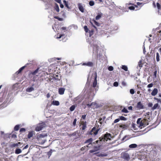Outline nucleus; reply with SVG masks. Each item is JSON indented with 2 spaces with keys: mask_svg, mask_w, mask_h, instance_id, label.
<instances>
[{
  "mask_svg": "<svg viewBox=\"0 0 161 161\" xmlns=\"http://www.w3.org/2000/svg\"><path fill=\"white\" fill-rule=\"evenodd\" d=\"M76 107V106L75 105H72V106H71L70 108H69V109H70V110L71 111H74L75 107Z\"/></svg>",
  "mask_w": 161,
  "mask_h": 161,
  "instance_id": "nucleus-28",
  "label": "nucleus"
},
{
  "mask_svg": "<svg viewBox=\"0 0 161 161\" xmlns=\"http://www.w3.org/2000/svg\"><path fill=\"white\" fill-rule=\"evenodd\" d=\"M86 114L82 115L81 118L80 119V122H81V121H82V120H84V119H86Z\"/></svg>",
  "mask_w": 161,
  "mask_h": 161,
  "instance_id": "nucleus-40",
  "label": "nucleus"
},
{
  "mask_svg": "<svg viewBox=\"0 0 161 161\" xmlns=\"http://www.w3.org/2000/svg\"><path fill=\"white\" fill-rule=\"evenodd\" d=\"M89 4L91 6H93L94 5V3L93 1H91L89 3Z\"/></svg>",
  "mask_w": 161,
  "mask_h": 161,
  "instance_id": "nucleus-42",
  "label": "nucleus"
},
{
  "mask_svg": "<svg viewBox=\"0 0 161 161\" xmlns=\"http://www.w3.org/2000/svg\"><path fill=\"white\" fill-rule=\"evenodd\" d=\"M82 65L88 66L89 67H92L93 66V63L91 62H88L87 63H83Z\"/></svg>",
  "mask_w": 161,
  "mask_h": 161,
  "instance_id": "nucleus-11",
  "label": "nucleus"
},
{
  "mask_svg": "<svg viewBox=\"0 0 161 161\" xmlns=\"http://www.w3.org/2000/svg\"><path fill=\"white\" fill-rule=\"evenodd\" d=\"M67 28L66 27H63L61 28V30L62 31H65L66 30Z\"/></svg>",
  "mask_w": 161,
  "mask_h": 161,
  "instance_id": "nucleus-60",
  "label": "nucleus"
},
{
  "mask_svg": "<svg viewBox=\"0 0 161 161\" xmlns=\"http://www.w3.org/2000/svg\"><path fill=\"white\" fill-rule=\"evenodd\" d=\"M84 29L85 31L86 32H88V28L87 26L86 25H85L84 27Z\"/></svg>",
  "mask_w": 161,
  "mask_h": 161,
  "instance_id": "nucleus-41",
  "label": "nucleus"
},
{
  "mask_svg": "<svg viewBox=\"0 0 161 161\" xmlns=\"http://www.w3.org/2000/svg\"><path fill=\"white\" fill-rule=\"evenodd\" d=\"M119 120H120V119H119V118L115 119L114 121V122L113 123V124L114 123H116L118 122Z\"/></svg>",
  "mask_w": 161,
  "mask_h": 161,
  "instance_id": "nucleus-47",
  "label": "nucleus"
},
{
  "mask_svg": "<svg viewBox=\"0 0 161 161\" xmlns=\"http://www.w3.org/2000/svg\"><path fill=\"white\" fill-rule=\"evenodd\" d=\"M87 147H88V146L87 145V146H85L83 147H82L81 148V151H84L85 149V148Z\"/></svg>",
  "mask_w": 161,
  "mask_h": 161,
  "instance_id": "nucleus-52",
  "label": "nucleus"
},
{
  "mask_svg": "<svg viewBox=\"0 0 161 161\" xmlns=\"http://www.w3.org/2000/svg\"><path fill=\"white\" fill-rule=\"evenodd\" d=\"M153 84L152 83H151L149 84H148L147 86V87L148 88H151V87H152L153 86Z\"/></svg>",
  "mask_w": 161,
  "mask_h": 161,
  "instance_id": "nucleus-49",
  "label": "nucleus"
},
{
  "mask_svg": "<svg viewBox=\"0 0 161 161\" xmlns=\"http://www.w3.org/2000/svg\"><path fill=\"white\" fill-rule=\"evenodd\" d=\"M65 89L64 88H60L58 89V93L60 95H63L64 94Z\"/></svg>",
  "mask_w": 161,
  "mask_h": 161,
  "instance_id": "nucleus-16",
  "label": "nucleus"
},
{
  "mask_svg": "<svg viewBox=\"0 0 161 161\" xmlns=\"http://www.w3.org/2000/svg\"><path fill=\"white\" fill-rule=\"evenodd\" d=\"M99 107L98 104L94 102L92 103V108L95 109Z\"/></svg>",
  "mask_w": 161,
  "mask_h": 161,
  "instance_id": "nucleus-10",
  "label": "nucleus"
},
{
  "mask_svg": "<svg viewBox=\"0 0 161 161\" xmlns=\"http://www.w3.org/2000/svg\"><path fill=\"white\" fill-rule=\"evenodd\" d=\"M103 14L102 13H99L95 17V19L98 20L102 17Z\"/></svg>",
  "mask_w": 161,
  "mask_h": 161,
  "instance_id": "nucleus-19",
  "label": "nucleus"
},
{
  "mask_svg": "<svg viewBox=\"0 0 161 161\" xmlns=\"http://www.w3.org/2000/svg\"><path fill=\"white\" fill-rule=\"evenodd\" d=\"M128 8L130 10H134L135 9V7L133 6H130Z\"/></svg>",
  "mask_w": 161,
  "mask_h": 161,
  "instance_id": "nucleus-51",
  "label": "nucleus"
},
{
  "mask_svg": "<svg viewBox=\"0 0 161 161\" xmlns=\"http://www.w3.org/2000/svg\"><path fill=\"white\" fill-rule=\"evenodd\" d=\"M60 78V76L58 75H55V76H53V80H59Z\"/></svg>",
  "mask_w": 161,
  "mask_h": 161,
  "instance_id": "nucleus-18",
  "label": "nucleus"
},
{
  "mask_svg": "<svg viewBox=\"0 0 161 161\" xmlns=\"http://www.w3.org/2000/svg\"><path fill=\"white\" fill-rule=\"evenodd\" d=\"M119 126L120 128L124 129H127L128 127V125L126 124H120Z\"/></svg>",
  "mask_w": 161,
  "mask_h": 161,
  "instance_id": "nucleus-13",
  "label": "nucleus"
},
{
  "mask_svg": "<svg viewBox=\"0 0 161 161\" xmlns=\"http://www.w3.org/2000/svg\"><path fill=\"white\" fill-rule=\"evenodd\" d=\"M76 131H75V132H74V133H72L70 135L71 136H75L76 135Z\"/></svg>",
  "mask_w": 161,
  "mask_h": 161,
  "instance_id": "nucleus-64",
  "label": "nucleus"
},
{
  "mask_svg": "<svg viewBox=\"0 0 161 161\" xmlns=\"http://www.w3.org/2000/svg\"><path fill=\"white\" fill-rule=\"evenodd\" d=\"M45 126V124H39L36 127L35 130L37 131H39L41 130Z\"/></svg>",
  "mask_w": 161,
  "mask_h": 161,
  "instance_id": "nucleus-7",
  "label": "nucleus"
},
{
  "mask_svg": "<svg viewBox=\"0 0 161 161\" xmlns=\"http://www.w3.org/2000/svg\"><path fill=\"white\" fill-rule=\"evenodd\" d=\"M76 121H77V119L75 118L74 119V120L73 121V125L74 126H75V125H76Z\"/></svg>",
  "mask_w": 161,
  "mask_h": 161,
  "instance_id": "nucleus-43",
  "label": "nucleus"
},
{
  "mask_svg": "<svg viewBox=\"0 0 161 161\" xmlns=\"http://www.w3.org/2000/svg\"><path fill=\"white\" fill-rule=\"evenodd\" d=\"M63 3H64L65 5V6L68 9H69L70 8L69 7V5H68V2L67 1H66L65 0H63Z\"/></svg>",
  "mask_w": 161,
  "mask_h": 161,
  "instance_id": "nucleus-29",
  "label": "nucleus"
},
{
  "mask_svg": "<svg viewBox=\"0 0 161 161\" xmlns=\"http://www.w3.org/2000/svg\"><path fill=\"white\" fill-rule=\"evenodd\" d=\"M108 69L109 71H111L113 70L114 68L113 66H110L108 67Z\"/></svg>",
  "mask_w": 161,
  "mask_h": 161,
  "instance_id": "nucleus-48",
  "label": "nucleus"
},
{
  "mask_svg": "<svg viewBox=\"0 0 161 161\" xmlns=\"http://www.w3.org/2000/svg\"><path fill=\"white\" fill-rule=\"evenodd\" d=\"M118 82L117 81L114 82L113 84L114 86L116 87L118 86Z\"/></svg>",
  "mask_w": 161,
  "mask_h": 161,
  "instance_id": "nucleus-46",
  "label": "nucleus"
},
{
  "mask_svg": "<svg viewBox=\"0 0 161 161\" xmlns=\"http://www.w3.org/2000/svg\"><path fill=\"white\" fill-rule=\"evenodd\" d=\"M78 7L79 10L82 13L84 12V8L80 3L78 4Z\"/></svg>",
  "mask_w": 161,
  "mask_h": 161,
  "instance_id": "nucleus-15",
  "label": "nucleus"
},
{
  "mask_svg": "<svg viewBox=\"0 0 161 161\" xmlns=\"http://www.w3.org/2000/svg\"><path fill=\"white\" fill-rule=\"evenodd\" d=\"M83 104H85L87 106L88 108H91L92 107V103L91 104L89 103H86V102L85 101H83Z\"/></svg>",
  "mask_w": 161,
  "mask_h": 161,
  "instance_id": "nucleus-27",
  "label": "nucleus"
},
{
  "mask_svg": "<svg viewBox=\"0 0 161 161\" xmlns=\"http://www.w3.org/2000/svg\"><path fill=\"white\" fill-rule=\"evenodd\" d=\"M40 71H41L39 70V68H38L34 71L31 72L30 73L29 75H36V76H38V75H37V74Z\"/></svg>",
  "mask_w": 161,
  "mask_h": 161,
  "instance_id": "nucleus-8",
  "label": "nucleus"
},
{
  "mask_svg": "<svg viewBox=\"0 0 161 161\" xmlns=\"http://www.w3.org/2000/svg\"><path fill=\"white\" fill-rule=\"evenodd\" d=\"M158 106V103H155L154 104L153 106L152 107V109L154 110L156 109Z\"/></svg>",
  "mask_w": 161,
  "mask_h": 161,
  "instance_id": "nucleus-33",
  "label": "nucleus"
},
{
  "mask_svg": "<svg viewBox=\"0 0 161 161\" xmlns=\"http://www.w3.org/2000/svg\"><path fill=\"white\" fill-rule=\"evenodd\" d=\"M21 152V150L19 148L17 149L15 151V153L17 154H18Z\"/></svg>",
  "mask_w": 161,
  "mask_h": 161,
  "instance_id": "nucleus-31",
  "label": "nucleus"
},
{
  "mask_svg": "<svg viewBox=\"0 0 161 161\" xmlns=\"http://www.w3.org/2000/svg\"><path fill=\"white\" fill-rule=\"evenodd\" d=\"M153 106V104L152 103H149L148 104V106L149 107H152Z\"/></svg>",
  "mask_w": 161,
  "mask_h": 161,
  "instance_id": "nucleus-62",
  "label": "nucleus"
},
{
  "mask_svg": "<svg viewBox=\"0 0 161 161\" xmlns=\"http://www.w3.org/2000/svg\"><path fill=\"white\" fill-rule=\"evenodd\" d=\"M52 103L53 105L56 106H58L59 105V103L58 101H53Z\"/></svg>",
  "mask_w": 161,
  "mask_h": 161,
  "instance_id": "nucleus-26",
  "label": "nucleus"
},
{
  "mask_svg": "<svg viewBox=\"0 0 161 161\" xmlns=\"http://www.w3.org/2000/svg\"><path fill=\"white\" fill-rule=\"evenodd\" d=\"M54 18L55 19H58L59 21H62L63 20V19L62 18H61L58 17L57 16H55Z\"/></svg>",
  "mask_w": 161,
  "mask_h": 161,
  "instance_id": "nucleus-37",
  "label": "nucleus"
},
{
  "mask_svg": "<svg viewBox=\"0 0 161 161\" xmlns=\"http://www.w3.org/2000/svg\"><path fill=\"white\" fill-rule=\"evenodd\" d=\"M55 10L57 12H58L59 11V9L58 5L56 3H55V6L54 7Z\"/></svg>",
  "mask_w": 161,
  "mask_h": 161,
  "instance_id": "nucleus-21",
  "label": "nucleus"
},
{
  "mask_svg": "<svg viewBox=\"0 0 161 161\" xmlns=\"http://www.w3.org/2000/svg\"><path fill=\"white\" fill-rule=\"evenodd\" d=\"M64 36V34H60L59 35V36H58L57 37V38H58V39H59V38H60L62 36Z\"/></svg>",
  "mask_w": 161,
  "mask_h": 161,
  "instance_id": "nucleus-58",
  "label": "nucleus"
},
{
  "mask_svg": "<svg viewBox=\"0 0 161 161\" xmlns=\"http://www.w3.org/2000/svg\"><path fill=\"white\" fill-rule=\"evenodd\" d=\"M121 111L123 113H128L129 112L128 111V110L126 109L125 108H123V109H122Z\"/></svg>",
  "mask_w": 161,
  "mask_h": 161,
  "instance_id": "nucleus-39",
  "label": "nucleus"
},
{
  "mask_svg": "<svg viewBox=\"0 0 161 161\" xmlns=\"http://www.w3.org/2000/svg\"><path fill=\"white\" fill-rule=\"evenodd\" d=\"M132 126L133 129H134V130H135V128H136V125L134 123H132Z\"/></svg>",
  "mask_w": 161,
  "mask_h": 161,
  "instance_id": "nucleus-59",
  "label": "nucleus"
},
{
  "mask_svg": "<svg viewBox=\"0 0 161 161\" xmlns=\"http://www.w3.org/2000/svg\"><path fill=\"white\" fill-rule=\"evenodd\" d=\"M134 5L135 7H137V6L136 5H134V4H133L132 3H127V4H126V5Z\"/></svg>",
  "mask_w": 161,
  "mask_h": 161,
  "instance_id": "nucleus-56",
  "label": "nucleus"
},
{
  "mask_svg": "<svg viewBox=\"0 0 161 161\" xmlns=\"http://www.w3.org/2000/svg\"><path fill=\"white\" fill-rule=\"evenodd\" d=\"M94 148V149L90 150V153H93L96 151H97L98 150V148L97 147H95Z\"/></svg>",
  "mask_w": 161,
  "mask_h": 161,
  "instance_id": "nucleus-25",
  "label": "nucleus"
},
{
  "mask_svg": "<svg viewBox=\"0 0 161 161\" xmlns=\"http://www.w3.org/2000/svg\"><path fill=\"white\" fill-rule=\"evenodd\" d=\"M93 21L95 25L97 26H99L100 25V24L97 21H96L95 20H93Z\"/></svg>",
  "mask_w": 161,
  "mask_h": 161,
  "instance_id": "nucleus-44",
  "label": "nucleus"
},
{
  "mask_svg": "<svg viewBox=\"0 0 161 161\" xmlns=\"http://www.w3.org/2000/svg\"><path fill=\"white\" fill-rule=\"evenodd\" d=\"M156 6L158 11L161 9V5L158 3H156Z\"/></svg>",
  "mask_w": 161,
  "mask_h": 161,
  "instance_id": "nucleus-32",
  "label": "nucleus"
},
{
  "mask_svg": "<svg viewBox=\"0 0 161 161\" xmlns=\"http://www.w3.org/2000/svg\"><path fill=\"white\" fill-rule=\"evenodd\" d=\"M158 92V90L157 88H154L151 93V95L153 96H155Z\"/></svg>",
  "mask_w": 161,
  "mask_h": 161,
  "instance_id": "nucleus-14",
  "label": "nucleus"
},
{
  "mask_svg": "<svg viewBox=\"0 0 161 161\" xmlns=\"http://www.w3.org/2000/svg\"><path fill=\"white\" fill-rule=\"evenodd\" d=\"M25 66H24L20 68L16 72V73L18 74L20 73L25 68Z\"/></svg>",
  "mask_w": 161,
  "mask_h": 161,
  "instance_id": "nucleus-22",
  "label": "nucleus"
},
{
  "mask_svg": "<svg viewBox=\"0 0 161 161\" xmlns=\"http://www.w3.org/2000/svg\"><path fill=\"white\" fill-rule=\"evenodd\" d=\"M138 66L139 67H142V61H140L138 63Z\"/></svg>",
  "mask_w": 161,
  "mask_h": 161,
  "instance_id": "nucleus-50",
  "label": "nucleus"
},
{
  "mask_svg": "<svg viewBox=\"0 0 161 161\" xmlns=\"http://www.w3.org/2000/svg\"><path fill=\"white\" fill-rule=\"evenodd\" d=\"M132 106H130L128 107V109L129 110H132Z\"/></svg>",
  "mask_w": 161,
  "mask_h": 161,
  "instance_id": "nucleus-63",
  "label": "nucleus"
},
{
  "mask_svg": "<svg viewBox=\"0 0 161 161\" xmlns=\"http://www.w3.org/2000/svg\"><path fill=\"white\" fill-rule=\"evenodd\" d=\"M121 68L125 71L128 70V68L127 66L125 65H123L121 67Z\"/></svg>",
  "mask_w": 161,
  "mask_h": 161,
  "instance_id": "nucleus-30",
  "label": "nucleus"
},
{
  "mask_svg": "<svg viewBox=\"0 0 161 161\" xmlns=\"http://www.w3.org/2000/svg\"><path fill=\"white\" fill-rule=\"evenodd\" d=\"M127 137V136H125L122 139V141H126L128 139V138L126 139H125V138Z\"/></svg>",
  "mask_w": 161,
  "mask_h": 161,
  "instance_id": "nucleus-57",
  "label": "nucleus"
},
{
  "mask_svg": "<svg viewBox=\"0 0 161 161\" xmlns=\"http://www.w3.org/2000/svg\"><path fill=\"white\" fill-rule=\"evenodd\" d=\"M156 61H157V62H158L159 61V60H160L159 55L158 53H156Z\"/></svg>",
  "mask_w": 161,
  "mask_h": 161,
  "instance_id": "nucleus-34",
  "label": "nucleus"
},
{
  "mask_svg": "<svg viewBox=\"0 0 161 161\" xmlns=\"http://www.w3.org/2000/svg\"><path fill=\"white\" fill-rule=\"evenodd\" d=\"M157 73V71L156 70H155L154 71H153V76H154V77L156 78L157 77L156 75Z\"/></svg>",
  "mask_w": 161,
  "mask_h": 161,
  "instance_id": "nucleus-45",
  "label": "nucleus"
},
{
  "mask_svg": "<svg viewBox=\"0 0 161 161\" xmlns=\"http://www.w3.org/2000/svg\"><path fill=\"white\" fill-rule=\"evenodd\" d=\"M121 157L122 158L126 160L127 161H129L130 158V155L129 154L126 152H123L121 154Z\"/></svg>",
  "mask_w": 161,
  "mask_h": 161,
  "instance_id": "nucleus-5",
  "label": "nucleus"
},
{
  "mask_svg": "<svg viewBox=\"0 0 161 161\" xmlns=\"http://www.w3.org/2000/svg\"><path fill=\"white\" fill-rule=\"evenodd\" d=\"M19 125H17L14 127V130L15 131H18L19 130Z\"/></svg>",
  "mask_w": 161,
  "mask_h": 161,
  "instance_id": "nucleus-35",
  "label": "nucleus"
},
{
  "mask_svg": "<svg viewBox=\"0 0 161 161\" xmlns=\"http://www.w3.org/2000/svg\"><path fill=\"white\" fill-rule=\"evenodd\" d=\"M93 141V139L92 138H90L86 140L85 142L84 143H88V145L92 144V142Z\"/></svg>",
  "mask_w": 161,
  "mask_h": 161,
  "instance_id": "nucleus-17",
  "label": "nucleus"
},
{
  "mask_svg": "<svg viewBox=\"0 0 161 161\" xmlns=\"http://www.w3.org/2000/svg\"><path fill=\"white\" fill-rule=\"evenodd\" d=\"M130 93L132 94H134L135 93V91H134V90L132 89H130Z\"/></svg>",
  "mask_w": 161,
  "mask_h": 161,
  "instance_id": "nucleus-53",
  "label": "nucleus"
},
{
  "mask_svg": "<svg viewBox=\"0 0 161 161\" xmlns=\"http://www.w3.org/2000/svg\"><path fill=\"white\" fill-rule=\"evenodd\" d=\"M99 130V129L96 128V127H94L88 134L95 136L97 134Z\"/></svg>",
  "mask_w": 161,
  "mask_h": 161,
  "instance_id": "nucleus-4",
  "label": "nucleus"
},
{
  "mask_svg": "<svg viewBox=\"0 0 161 161\" xmlns=\"http://www.w3.org/2000/svg\"><path fill=\"white\" fill-rule=\"evenodd\" d=\"M154 99L155 100H156L158 103H160V104H161V98H158L156 97H154Z\"/></svg>",
  "mask_w": 161,
  "mask_h": 161,
  "instance_id": "nucleus-36",
  "label": "nucleus"
},
{
  "mask_svg": "<svg viewBox=\"0 0 161 161\" xmlns=\"http://www.w3.org/2000/svg\"><path fill=\"white\" fill-rule=\"evenodd\" d=\"M137 145L136 144H132L130 145L129 146V147L130 148H135L137 147Z\"/></svg>",
  "mask_w": 161,
  "mask_h": 161,
  "instance_id": "nucleus-24",
  "label": "nucleus"
},
{
  "mask_svg": "<svg viewBox=\"0 0 161 161\" xmlns=\"http://www.w3.org/2000/svg\"><path fill=\"white\" fill-rule=\"evenodd\" d=\"M80 122L81 124L82 125V126L80 128V129L82 130L81 133H84V130L87 127L86 122L84 121H81Z\"/></svg>",
  "mask_w": 161,
  "mask_h": 161,
  "instance_id": "nucleus-6",
  "label": "nucleus"
},
{
  "mask_svg": "<svg viewBox=\"0 0 161 161\" xmlns=\"http://www.w3.org/2000/svg\"><path fill=\"white\" fill-rule=\"evenodd\" d=\"M18 146V144H17V143H14V144H13L12 145H11V147H17Z\"/></svg>",
  "mask_w": 161,
  "mask_h": 161,
  "instance_id": "nucleus-54",
  "label": "nucleus"
},
{
  "mask_svg": "<svg viewBox=\"0 0 161 161\" xmlns=\"http://www.w3.org/2000/svg\"><path fill=\"white\" fill-rule=\"evenodd\" d=\"M137 108L139 109H142L144 108V106L142 105L141 102H138L137 105Z\"/></svg>",
  "mask_w": 161,
  "mask_h": 161,
  "instance_id": "nucleus-12",
  "label": "nucleus"
},
{
  "mask_svg": "<svg viewBox=\"0 0 161 161\" xmlns=\"http://www.w3.org/2000/svg\"><path fill=\"white\" fill-rule=\"evenodd\" d=\"M112 138V136L110 134L107 133L105 134L103 136H102L101 138H100V139L99 141L97 140L95 141L96 143H98V142H106L108 140H111V138Z\"/></svg>",
  "mask_w": 161,
  "mask_h": 161,
  "instance_id": "nucleus-2",
  "label": "nucleus"
},
{
  "mask_svg": "<svg viewBox=\"0 0 161 161\" xmlns=\"http://www.w3.org/2000/svg\"><path fill=\"white\" fill-rule=\"evenodd\" d=\"M34 133V132L33 131H31L28 134V136H27L28 138L30 139L31 137H32Z\"/></svg>",
  "mask_w": 161,
  "mask_h": 161,
  "instance_id": "nucleus-20",
  "label": "nucleus"
},
{
  "mask_svg": "<svg viewBox=\"0 0 161 161\" xmlns=\"http://www.w3.org/2000/svg\"><path fill=\"white\" fill-rule=\"evenodd\" d=\"M34 90V88L32 87L27 88L26 89V91L28 92H31Z\"/></svg>",
  "mask_w": 161,
  "mask_h": 161,
  "instance_id": "nucleus-23",
  "label": "nucleus"
},
{
  "mask_svg": "<svg viewBox=\"0 0 161 161\" xmlns=\"http://www.w3.org/2000/svg\"><path fill=\"white\" fill-rule=\"evenodd\" d=\"M95 1L97 2L98 3H99L103 2L102 0H95Z\"/></svg>",
  "mask_w": 161,
  "mask_h": 161,
  "instance_id": "nucleus-61",
  "label": "nucleus"
},
{
  "mask_svg": "<svg viewBox=\"0 0 161 161\" xmlns=\"http://www.w3.org/2000/svg\"><path fill=\"white\" fill-rule=\"evenodd\" d=\"M150 114L149 112H147L144 114L145 117L142 120L141 118L137 119L136 123L139 125V127H144L148 125L149 122H150L149 120L151 119Z\"/></svg>",
  "mask_w": 161,
  "mask_h": 161,
  "instance_id": "nucleus-1",
  "label": "nucleus"
},
{
  "mask_svg": "<svg viewBox=\"0 0 161 161\" xmlns=\"http://www.w3.org/2000/svg\"><path fill=\"white\" fill-rule=\"evenodd\" d=\"M119 119H120V120H126V118L124 116H119Z\"/></svg>",
  "mask_w": 161,
  "mask_h": 161,
  "instance_id": "nucleus-38",
  "label": "nucleus"
},
{
  "mask_svg": "<svg viewBox=\"0 0 161 161\" xmlns=\"http://www.w3.org/2000/svg\"><path fill=\"white\" fill-rule=\"evenodd\" d=\"M25 129L24 128H21L20 130V132H25Z\"/></svg>",
  "mask_w": 161,
  "mask_h": 161,
  "instance_id": "nucleus-55",
  "label": "nucleus"
},
{
  "mask_svg": "<svg viewBox=\"0 0 161 161\" xmlns=\"http://www.w3.org/2000/svg\"><path fill=\"white\" fill-rule=\"evenodd\" d=\"M97 74L95 73L94 74V80L92 84V87H95L97 85Z\"/></svg>",
  "mask_w": 161,
  "mask_h": 161,
  "instance_id": "nucleus-9",
  "label": "nucleus"
},
{
  "mask_svg": "<svg viewBox=\"0 0 161 161\" xmlns=\"http://www.w3.org/2000/svg\"><path fill=\"white\" fill-rule=\"evenodd\" d=\"M47 136V134H41L37 135L36 139L39 142L42 144H43L46 141V140L45 137Z\"/></svg>",
  "mask_w": 161,
  "mask_h": 161,
  "instance_id": "nucleus-3",
  "label": "nucleus"
}]
</instances>
